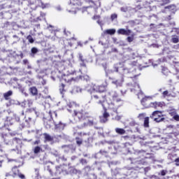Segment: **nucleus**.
I'll use <instances>...</instances> for the list:
<instances>
[{
    "label": "nucleus",
    "mask_w": 179,
    "mask_h": 179,
    "mask_svg": "<svg viewBox=\"0 0 179 179\" xmlns=\"http://www.w3.org/2000/svg\"><path fill=\"white\" fill-rule=\"evenodd\" d=\"M91 100L96 103V104H100L102 107H104V103L108 101V100H113V101H121V98L117 92H109L104 93L101 92H91Z\"/></svg>",
    "instance_id": "nucleus-2"
},
{
    "label": "nucleus",
    "mask_w": 179,
    "mask_h": 179,
    "mask_svg": "<svg viewBox=\"0 0 179 179\" xmlns=\"http://www.w3.org/2000/svg\"><path fill=\"white\" fill-rule=\"evenodd\" d=\"M59 92H60L61 94H64V93H65V92H66V90H65V85L64 83H62L59 85Z\"/></svg>",
    "instance_id": "nucleus-27"
},
{
    "label": "nucleus",
    "mask_w": 179,
    "mask_h": 179,
    "mask_svg": "<svg viewBox=\"0 0 179 179\" xmlns=\"http://www.w3.org/2000/svg\"><path fill=\"white\" fill-rule=\"evenodd\" d=\"M40 143V140H36L34 142V145H39Z\"/></svg>",
    "instance_id": "nucleus-48"
},
{
    "label": "nucleus",
    "mask_w": 179,
    "mask_h": 179,
    "mask_svg": "<svg viewBox=\"0 0 179 179\" xmlns=\"http://www.w3.org/2000/svg\"><path fill=\"white\" fill-rule=\"evenodd\" d=\"M117 33L119 34H122V36H129L132 31L131 29H119L117 30Z\"/></svg>",
    "instance_id": "nucleus-13"
},
{
    "label": "nucleus",
    "mask_w": 179,
    "mask_h": 179,
    "mask_svg": "<svg viewBox=\"0 0 179 179\" xmlns=\"http://www.w3.org/2000/svg\"><path fill=\"white\" fill-rule=\"evenodd\" d=\"M166 173H167V171H166L162 170V171H161V176H166Z\"/></svg>",
    "instance_id": "nucleus-45"
},
{
    "label": "nucleus",
    "mask_w": 179,
    "mask_h": 179,
    "mask_svg": "<svg viewBox=\"0 0 179 179\" xmlns=\"http://www.w3.org/2000/svg\"><path fill=\"white\" fill-rule=\"evenodd\" d=\"M2 163H3V160H0V167H2Z\"/></svg>",
    "instance_id": "nucleus-54"
},
{
    "label": "nucleus",
    "mask_w": 179,
    "mask_h": 179,
    "mask_svg": "<svg viewBox=\"0 0 179 179\" xmlns=\"http://www.w3.org/2000/svg\"><path fill=\"white\" fill-rule=\"evenodd\" d=\"M23 63L24 64V65H26V64H27V59H24Z\"/></svg>",
    "instance_id": "nucleus-53"
},
{
    "label": "nucleus",
    "mask_w": 179,
    "mask_h": 179,
    "mask_svg": "<svg viewBox=\"0 0 179 179\" xmlns=\"http://www.w3.org/2000/svg\"><path fill=\"white\" fill-rule=\"evenodd\" d=\"M22 115H24V111L22 112Z\"/></svg>",
    "instance_id": "nucleus-57"
},
{
    "label": "nucleus",
    "mask_w": 179,
    "mask_h": 179,
    "mask_svg": "<svg viewBox=\"0 0 179 179\" xmlns=\"http://www.w3.org/2000/svg\"><path fill=\"white\" fill-rule=\"evenodd\" d=\"M143 125L145 128H149V117H146L144 118Z\"/></svg>",
    "instance_id": "nucleus-28"
},
{
    "label": "nucleus",
    "mask_w": 179,
    "mask_h": 179,
    "mask_svg": "<svg viewBox=\"0 0 179 179\" xmlns=\"http://www.w3.org/2000/svg\"><path fill=\"white\" fill-rule=\"evenodd\" d=\"M75 45V39H70L68 41V42L65 44L64 48L67 51H69V47L70 48L73 47Z\"/></svg>",
    "instance_id": "nucleus-14"
},
{
    "label": "nucleus",
    "mask_w": 179,
    "mask_h": 179,
    "mask_svg": "<svg viewBox=\"0 0 179 179\" xmlns=\"http://www.w3.org/2000/svg\"><path fill=\"white\" fill-rule=\"evenodd\" d=\"M106 92V87L103 85H99L96 93H104Z\"/></svg>",
    "instance_id": "nucleus-19"
},
{
    "label": "nucleus",
    "mask_w": 179,
    "mask_h": 179,
    "mask_svg": "<svg viewBox=\"0 0 179 179\" xmlns=\"http://www.w3.org/2000/svg\"><path fill=\"white\" fill-rule=\"evenodd\" d=\"M31 51L32 54H37V52H38V49H37L36 48H32Z\"/></svg>",
    "instance_id": "nucleus-38"
},
{
    "label": "nucleus",
    "mask_w": 179,
    "mask_h": 179,
    "mask_svg": "<svg viewBox=\"0 0 179 179\" xmlns=\"http://www.w3.org/2000/svg\"><path fill=\"white\" fill-rule=\"evenodd\" d=\"M49 114L54 122V125H55V129H57L58 131H64V129H65V127H66V124H65L64 123H62V122L61 121H58V119L57 118V115L56 112H53L54 115H55V118H52V113H51V111L49 112Z\"/></svg>",
    "instance_id": "nucleus-6"
},
{
    "label": "nucleus",
    "mask_w": 179,
    "mask_h": 179,
    "mask_svg": "<svg viewBox=\"0 0 179 179\" xmlns=\"http://www.w3.org/2000/svg\"><path fill=\"white\" fill-rule=\"evenodd\" d=\"M127 41L129 42V43H132V41H134V38L131 37V36H128L127 38Z\"/></svg>",
    "instance_id": "nucleus-40"
},
{
    "label": "nucleus",
    "mask_w": 179,
    "mask_h": 179,
    "mask_svg": "<svg viewBox=\"0 0 179 179\" xmlns=\"http://www.w3.org/2000/svg\"><path fill=\"white\" fill-rule=\"evenodd\" d=\"M76 143L78 146H80V145L83 143V141L79 137H76Z\"/></svg>",
    "instance_id": "nucleus-31"
},
{
    "label": "nucleus",
    "mask_w": 179,
    "mask_h": 179,
    "mask_svg": "<svg viewBox=\"0 0 179 179\" xmlns=\"http://www.w3.org/2000/svg\"><path fill=\"white\" fill-rule=\"evenodd\" d=\"M80 163L81 164H87V160H86V159H81Z\"/></svg>",
    "instance_id": "nucleus-39"
},
{
    "label": "nucleus",
    "mask_w": 179,
    "mask_h": 179,
    "mask_svg": "<svg viewBox=\"0 0 179 179\" xmlns=\"http://www.w3.org/2000/svg\"><path fill=\"white\" fill-rule=\"evenodd\" d=\"M141 104L144 107H149L152 102L150 101V97L145 96L141 99Z\"/></svg>",
    "instance_id": "nucleus-12"
},
{
    "label": "nucleus",
    "mask_w": 179,
    "mask_h": 179,
    "mask_svg": "<svg viewBox=\"0 0 179 179\" xmlns=\"http://www.w3.org/2000/svg\"><path fill=\"white\" fill-rule=\"evenodd\" d=\"M85 177H86V179H97V175L90 171L85 174Z\"/></svg>",
    "instance_id": "nucleus-15"
},
{
    "label": "nucleus",
    "mask_w": 179,
    "mask_h": 179,
    "mask_svg": "<svg viewBox=\"0 0 179 179\" xmlns=\"http://www.w3.org/2000/svg\"><path fill=\"white\" fill-rule=\"evenodd\" d=\"M100 155H102V156H106V157H107L108 155V152L104 150H101L99 151Z\"/></svg>",
    "instance_id": "nucleus-33"
},
{
    "label": "nucleus",
    "mask_w": 179,
    "mask_h": 179,
    "mask_svg": "<svg viewBox=\"0 0 179 179\" xmlns=\"http://www.w3.org/2000/svg\"><path fill=\"white\" fill-rule=\"evenodd\" d=\"M124 138H129V136H125Z\"/></svg>",
    "instance_id": "nucleus-59"
},
{
    "label": "nucleus",
    "mask_w": 179,
    "mask_h": 179,
    "mask_svg": "<svg viewBox=\"0 0 179 179\" xmlns=\"http://www.w3.org/2000/svg\"><path fill=\"white\" fill-rule=\"evenodd\" d=\"M108 103V110H111L112 111H113V113H116V114H118V108L114 104V103H120V101H114L112 99L108 100V101H107Z\"/></svg>",
    "instance_id": "nucleus-9"
},
{
    "label": "nucleus",
    "mask_w": 179,
    "mask_h": 179,
    "mask_svg": "<svg viewBox=\"0 0 179 179\" xmlns=\"http://www.w3.org/2000/svg\"><path fill=\"white\" fill-rule=\"evenodd\" d=\"M145 117H146V113H140L138 116V118H139V120H143Z\"/></svg>",
    "instance_id": "nucleus-35"
},
{
    "label": "nucleus",
    "mask_w": 179,
    "mask_h": 179,
    "mask_svg": "<svg viewBox=\"0 0 179 179\" xmlns=\"http://www.w3.org/2000/svg\"><path fill=\"white\" fill-rule=\"evenodd\" d=\"M124 82V78H122V80L120 81L118 80H116L115 81H113V83L114 85H116V86H121L122 83Z\"/></svg>",
    "instance_id": "nucleus-29"
},
{
    "label": "nucleus",
    "mask_w": 179,
    "mask_h": 179,
    "mask_svg": "<svg viewBox=\"0 0 179 179\" xmlns=\"http://www.w3.org/2000/svg\"><path fill=\"white\" fill-rule=\"evenodd\" d=\"M48 171L50 173V176H54V173L52 172V170L50 169V166L48 167Z\"/></svg>",
    "instance_id": "nucleus-43"
},
{
    "label": "nucleus",
    "mask_w": 179,
    "mask_h": 179,
    "mask_svg": "<svg viewBox=\"0 0 179 179\" xmlns=\"http://www.w3.org/2000/svg\"><path fill=\"white\" fill-rule=\"evenodd\" d=\"M173 118L175 120V121H177V122L179 121V115H174Z\"/></svg>",
    "instance_id": "nucleus-42"
},
{
    "label": "nucleus",
    "mask_w": 179,
    "mask_h": 179,
    "mask_svg": "<svg viewBox=\"0 0 179 179\" xmlns=\"http://www.w3.org/2000/svg\"><path fill=\"white\" fill-rule=\"evenodd\" d=\"M78 136H89V133H85V132H78Z\"/></svg>",
    "instance_id": "nucleus-34"
},
{
    "label": "nucleus",
    "mask_w": 179,
    "mask_h": 179,
    "mask_svg": "<svg viewBox=\"0 0 179 179\" xmlns=\"http://www.w3.org/2000/svg\"><path fill=\"white\" fill-rule=\"evenodd\" d=\"M115 131L116 134H118L119 135H124L126 132L125 129L121 128H116Z\"/></svg>",
    "instance_id": "nucleus-21"
},
{
    "label": "nucleus",
    "mask_w": 179,
    "mask_h": 179,
    "mask_svg": "<svg viewBox=\"0 0 179 179\" xmlns=\"http://www.w3.org/2000/svg\"><path fill=\"white\" fill-rule=\"evenodd\" d=\"M104 112L103 115L100 117V122L103 124H106L107 121H108V117H110V113L107 112V108L106 106H103Z\"/></svg>",
    "instance_id": "nucleus-10"
},
{
    "label": "nucleus",
    "mask_w": 179,
    "mask_h": 179,
    "mask_svg": "<svg viewBox=\"0 0 179 179\" xmlns=\"http://www.w3.org/2000/svg\"><path fill=\"white\" fill-rule=\"evenodd\" d=\"M115 72H118V67H115Z\"/></svg>",
    "instance_id": "nucleus-56"
},
{
    "label": "nucleus",
    "mask_w": 179,
    "mask_h": 179,
    "mask_svg": "<svg viewBox=\"0 0 179 179\" xmlns=\"http://www.w3.org/2000/svg\"><path fill=\"white\" fill-rule=\"evenodd\" d=\"M65 169H64V165H59L56 166V173L61 174V173H64Z\"/></svg>",
    "instance_id": "nucleus-17"
},
{
    "label": "nucleus",
    "mask_w": 179,
    "mask_h": 179,
    "mask_svg": "<svg viewBox=\"0 0 179 179\" xmlns=\"http://www.w3.org/2000/svg\"><path fill=\"white\" fill-rule=\"evenodd\" d=\"M120 10H122V12H127V9H125V8H124V7H122L120 8Z\"/></svg>",
    "instance_id": "nucleus-50"
},
{
    "label": "nucleus",
    "mask_w": 179,
    "mask_h": 179,
    "mask_svg": "<svg viewBox=\"0 0 179 179\" xmlns=\"http://www.w3.org/2000/svg\"><path fill=\"white\" fill-rule=\"evenodd\" d=\"M27 40H28L30 44H33V43H34V39L33 38V36H31V35H28L27 36Z\"/></svg>",
    "instance_id": "nucleus-30"
},
{
    "label": "nucleus",
    "mask_w": 179,
    "mask_h": 179,
    "mask_svg": "<svg viewBox=\"0 0 179 179\" xmlns=\"http://www.w3.org/2000/svg\"><path fill=\"white\" fill-rule=\"evenodd\" d=\"M131 127H135V125H138V123L135 122H131L130 123Z\"/></svg>",
    "instance_id": "nucleus-47"
},
{
    "label": "nucleus",
    "mask_w": 179,
    "mask_h": 179,
    "mask_svg": "<svg viewBox=\"0 0 179 179\" xmlns=\"http://www.w3.org/2000/svg\"><path fill=\"white\" fill-rule=\"evenodd\" d=\"M137 64H138V62H133L131 63V65L136 66Z\"/></svg>",
    "instance_id": "nucleus-52"
},
{
    "label": "nucleus",
    "mask_w": 179,
    "mask_h": 179,
    "mask_svg": "<svg viewBox=\"0 0 179 179\" xmlns=\"http://www.w3.org/2000/svg\"><path fill=\"white\" fill-rule=\"evenodd\" d=\"M11 173L12 175L9 173H6V177H10V176H12L13 178H15V177H19L20 179H26V176L20 172V170L17 166H13L11 169Z\"/></svg>",
    "instance_id": "nucleus-7"
},
{
    "label": "nucleus",
    "mask_w": 179,
    "mask_h": 179,
    "mask_svg": "<svg viewBox=\"0 0 179 179\" xmlns=\"http://www.w3.org/2000/svg\"><path fill=\"white\" fill-rule=\"evenodd\" d=\"M138 87H139V85H137Z\"/></svg>",
    "instance_id": "nucleus-62"
},
{
    "label": "nucleus",
    "mask_w": 179,
    "mask_h": 179,
    "mask_svg": "<svg viewBox=\"0 0 179 179\" xmlns=\"http://www.w3.org/2000/svg\"><path fill=\"white\" fill-rule=\"evenodd\" d=\"M43 136L46 142H52V141H54V137L50 136V134L47 133H44Z\"/></svg>",
    "instance_id": "nucleus-16"
},
{
    "label": "nucleus",
    "mask_w": 179,
    "mask_h": 179,
    "mask_svg": "<svg viewBox=\"0 0 179 179\" xmlns=\"http://www.w3.org/2000/svg\"><path fill=\"white\" fill-rule=\"evenodd\" d=\"M79 59L81 62H85V59H83V56L80 55L79 56Z\"/></svg>",
    "instance_id": "nucleus-46"
},
{
    "label": "nucleus",
    "mask_w": 179,
    "mask_h": 179,
    "mask_svg": "<svg viewBox=\"0 0 179 179\" xmlns=\"http://www.w3.org/2000/svg\"><path fill=\"white\" fill-rule=\"evenodd\" d=\"M92 2L94 4L93 6L94 8H100V5H101L100 0L92 1Z\"/></svg>",
    "instance_id": "nucleus-25"
},
{
    "label": "nucleus",
    "mask_w": 179,
    "mask_h": 179,
    "mask_svg": "<svg viewBox=\"0 0 179 179\" xmlns=\"http://www.w3.org/2000/svg\"><path fill=\"white\" fill-rule=\"evenodd\" d=\"M162 1L163 2V4H162V6L167 5V3H170V0H162Z\"/></svg>",
    "instance_id": "nucleus-41"
},
{
    "label": "nucleus",
    "mask_w": 179,
    "mask_h": 179,
    "mask_svg": "<svg viewBox=\"0 0 179 179\" xmlns=\"http://www.w3.org/2000/svg\"><path fill=\"white\" fill-rule=\"evenodd\" d=\"M41 152H43V149L41 148L40 146H36L34 148V153L35 155H38V153H40Z\"/></svg>",
    "instance_id": "nucleus-24"
},
{
    "label": "nucleus",
    "mask_w": 179,
    "mask_h": 179,
    "mask_svg": "<svg viewBox=\"0 0 179 179\" xmlns=\"http://www.w3.org/2000/svg\"><path fill=\"white\" fill-rule=\"evenodd\" d=\"M171 41L173 43V44H177V43H179L178 36L176 35L172 36Z\"/></svg>",
    "instance_id": "nucleus-26"
},
{
    "label": "nucleus",
    "mask_w": 179,
    "mask_h": 179,
    "mask_svg": "<svg viewBox=\"0 0 179 179\" xmlns=\"http://www.w3.org/2000/svg\"><path fill=\"white\" fill-rule=\"evenodd\" d=\"M83 1L82 0H70V3L67 7V11L69 13H73V15H76L78 11L81 8L82 4Z\"/></svg>",
    "instance_id": "nucleus-4"
},
{
    "label": "nucleus",
    "mask_w": 179,
    "mask_h": 179,
    "mask_svg": "<svg viewBox=\"0 0 179 179\" xmlns=\"http://www.w3.org/2000/svg\"><path fill=\"white\" fill-rule=\"evenodd\" d=\"M82 79V75L80 74V72L79 71H71L69 72L67 75H64L62 77V80H64L66 83H72V82H76L77 80H79Z\"/></svg>",
    "instance_id": "nucleus-3"
},
{
    "label": "nucleus",
    "mask_w": 179,
    "mask_h": 179,
    "mask_svg": "<svg viewBox=\"0 0 179 179\" xmlns=\"http://www.w3.org/2000/svg\"><path fill=\"white\" fill-rule=\"evenodd\" d=\"M150 118L153 120L155 122H163L164 120V115H163V112L160 110H155L152 112V113L150 115Z\"/></svg>",
    "instance_id": "nucleus-8"
},
{
    "label": "nucleus",
    "mask_w": 179,
    "mask_h": 179,
    "mask_svg": "<svg viewBox=\"0 0 179 179\" xmlns=\"http://www.w3.org/2000/svg\"><path fill=\"white\" fill-rule=\"evenodd\" d=\"M175 163H176L177 166H179V157L175 159Z\"/></svg>",
    "instance_id": "nucleus-49"
},
{
    "label": "nucleus",
    "mask_w": 179,
    "mask_h": 179,
    "mask_svg": "<svg viewBox=\"0 0 179 179\" xmlns=\"http://www.w3.org/2000/svg\"><path fill=\"white\" fill-rule=\"evenodd\" d=\"M64 34H66L67 37H70V39L75 40V41H76V38L72 36V32L70 30L64 29Z\"/></svg>",
    "instance_id": "nucleus-18"
},
{
    "label": "nucleus",
    "mask_w": 179,
    "mask_h": 179,
    "mask_svg": "<svg viewBox=\"0 0 179 179\" xmlns=\"http://www.w3.org/2000/svg\"><path fill=\"white\" fill-rule=\"evenodd\" d=\"M29 93H31L32 96H36V99H39L41 100H44L45 99H48V96L47 95V93H45V90H43L42 92L39 93V94H38V90L36 87H31L29 88Z\"/></svg>",
    "instance_id": "nucleus-5"
},
{
    "label": "nucleus",
    "mask_w": 179,
    "mask_h": 179,
    "mask_svg": "<svg viewBox=\"0 0 179 179\" xmlns=\"http://www.w3.org/2000/svg\"><path fill=\"white\" fill-rule=\"evenodd\" d=\"M117 17H118V15H117V13L111 14L110 15L111 22H114V20H115Z\"/></svg>",
    "instance_id": "nucleus-32"
},
{
    "label": "nucleus",
    "mask_w": 179,
    "mask_h": 179,
    "mask_svg": "<svg viewBox=\"0 0 179 179\" xmlns=\"http://www.w3.org/2000/svg\"><path fill=\"white\" fill-rule=\"evenodd\" d=\"M67 110L69 113H71L73 118H78V121L81 122L80 125V129L87 128V127H93L96 122H94V117L90 116L88 112L85 111V110L81 109L78 110V108L80 107L79 103L76 102H69L67 104Z\"/></svg>",
    "instance_id": "nucleus-1"
},
{
    "label": "nucleus",
    "mask_w": 179,
    "mask_h": 179,
    "mask_svg": "<svg viewBox=\"0 0 179 179\" xmlns=\"http://www.w3.org/2000/svg\"><path fill=\"white\" fill-rule=\"evenodd\" d=\"M170 115H171V117H173V113H171Z\"/></svg>",
    "instance_id": "nucleus-60"
},
{
    "label": "nucleus",
    "mask_w": 179,
    "mask_h": 179,
    "mask_svg": "<svg viewBox=\"0 0 179 179\" xmlns=\"http://www.w3.org/2000/svg\"><path fill=\"white\" fill-rule=\"evenodd\" d=\"M78 45H82V44H80V42L78 43Z\"/></svg>",
    "instance_id": "nucleus-58"
},
{
    "label": "nucleus",
    "mask_w": 179,
    "mask_h": 179,
    "mask_svg": "<svg viewBox=\"0 0 179 179\" xmlns=\"http://www.w3.org/2000/svg\"><path fill=\"white\" fill-rule=\"evenodd\" d=\"M150 107H154V108H157L158 107H162V103L160 102H151Z\"/></svg>",
    "instance_id": "nucleus-22"
},
{
    "label": "nucleus",
    "mask_w": 179,
    "mask_h": 179,
    "mask_svg": "<svg viewBox=\"0 0 179 179\" xmlns=\"http://www.w3.org/2000/svg\"><path fill=\"white\" fill-rule=\"evenodd\" d=\"M164 97H166V96H169V91L166 90L162 93Z\"/></svg>",
    "instance_id": "nucleus-44"
},
{
    "label": "nucleus",
    "mask_w": 179,
    "mask_h": 179,
    "mask_svg": "<svg viewBox=\"0 0 179 179\" xmlns=\"http://www.w3.org/2000/svg\"><path fill=\"white\" fill-rule=\"evenodd\" d=\"M105 34H110V36H113L115 34V29H106L104 31Z\"/></svg>",
    "instance_id": "nucleus-20"
},
{
    "label": "nucleus",
    "mask_w": 179,
    "mask_h": 179,
    "mask_svg": "<svg viewBox=\"0 0 179 179\" xmlns=\"http://www.w3.org/2000/svg\"><path fill=\"white\" fill-rule=\"evenodd\" d=\"M33 113L34 114H36V109L34 108L27 109V110L25 112V118H27V117H28L29 121H31V120H33V117H30V114H31Z\"/></svg>",
    "instance_id": "nucleus-11"
},
{
    "label": "nucleus",
    "mask_w": 179,
    "mask_h": 179,
    "mask_svg": "<svg viewBox=\"0 0 179 179\" xmlns=\"http://www.w3.org/2000/svg\"><path fill=\"white\" fill-rule=\"evenodd\" d=\"M3 13H5V11H3V7L0 6V17L3 16Z\"/></svg>",
    "instance_id": "nucleus-37"
},
{
    "label": "nucleus",
    "mask_w": 179,
    "mask_h": 179,
    "mask_svg": "<svg viewBox=\"0 0 179 179\" xmlns=\"http://www.w3.org/2000/svg\"><path fill=\"white\" fill-rule=\"evenodd\" d=\"M80 66H84V68H86V64H85V62H83V63L80 64Z\"/></svg>",
    "instance_id": "nucleus-51"
},
{
    "label": "nucleus",
    "mask_w": 179,
    "mask_h": 179,
    "mask_svg": "<svg viewBox=\"0 0 179 179\" xmlns=\"http://www.w3.org/2000/svg\"><path fill=\"white\" fill-rule=\"evenodd\" d=\"M48 128H51V126H50V125H48Z\"/></svg>",
    "instance_id": "nucleus-61"
},
{
    "label": "nucleus",
    "mask_w": 179,
    "mask_h": 179,
    "mask_svg": "<svg viewBox=\"0 0 179 179\" xmlns=\"http://www.w3.org/2000/svg\"><path fill=\"white\" fill-rule=\"evenodd\" d=\"M170 8H171V6H169L165 7V9H170Z\"/></svg>",
    "instance_id": "nucleus-55"
},
{
    "label": "nucleus",
    "mask_w": 179,
    "mask_h": 179,
    "mask_svg": "<svg viewBox=\"0 0 179 179\" xmlns=\"http://www.w3.org/2000/svg\"><path fill=\"white\" fill-rule=\"evenodd\" d=\"M13 94V92L11 90L6 92L3 94V97L5 99V100H9V97H10V96Z\"/></svg>",
    "instance_id": "nucleus-23"
},
{
    "label": "nucleus",
    "mask_w": 179,
    "mask_h": 179,
    "mask_svg": "<svg viewBox=\"0 0 179 179\" xmlns=\"http://www.w3.org/2000/svg\"><path fill=\"white\" fill-rule=\"evenodd\" d=\"M38 26H40V24H38Z\"/></svg>",
    "instance_id": "nucleus-63"
},
{
    "label": "nucleus",
    "mask_w": 179,
    "mask_h": 179,
    "mask_svg": "<svg viewBox=\"0 0 179 179\" xmlns=\"http://www.w3.org/2000/svg\"><path fill=\"white\" fill-rule=\"evenodd\" d=\"M27 104L28 107H31L33 106V101H31V99H28L27 101Z\"/></svg>",
    "instance_id": "nucleus-36"
}]
</instances>
